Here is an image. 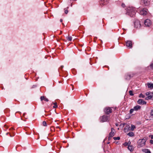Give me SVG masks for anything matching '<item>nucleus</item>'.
Wrapping results in <instances>:
<instances>
[{
	"instance_id": "2",
	"label": "nucleus",
	"mask_w": 153,
	"mask_h": 153,
	"mask_svg": "<svg viewBox=\"0 0 153 153\" xmlns=\"http://www.w3.org/2000/svg\"><path fill=\"white\" fill-rule=\"evenodd\" d=\"M146 139H143L139 140L138 142V146L139 147L144 146L146 143Z\"/></svg>"
},
{
	"instance_id": "31",
	"label": "nucleus",
	"mask_w": 153,
	"mask_h": 153,
	"mask_svg": "<svg viewBox=\"0 0 153 153\" xmlns=\"http://www.w3.org/2000/svg\"><path fill=\"white\" fill-rule=\"evenodd\" d=\"M121 6L123 7H125V4L123 3H122V4Z\"/></svg>"
},
{
	"instance_id": "20",
	"label": "nucleus",
	"mask_w": 153,
	"mask_h": 153,
	"mask_svg": "<svg viewBox=\"0 0 153 153\" xmlns=\"http://www.w3.org/2000/svg\"><path fill=\"white\" fill-rule=\"evenodd\" d=\"M66 38L69 41H71L72 40V37L71 36H68L66 37Z\"/></svg>"
},
{
	"instance_id": "41",
	"label": "nucleus",
	"mask_w": 153,
	"mask_h": 153,
	"mask_svg": "<svg viewBox=\"0 0 153 153\" xmlns=\"http://www.w3.org/2000/svg\"><path fill=\"white\" fill-rule=\"evenodd\" d=\"M56 128H59V126L57 127Z\"/></svg>"
},
{
	"instance_id": "39",
	"label": "nucleus",
	"mask_w": 153,
	"mask_h": 153,
	"mask_svg": "<svg viewBox=\"0 0 153 153\" xmlns=\"http://www.w3.org/2000/svg\"><path fill=\"white\" fill-rule=\"evenodd\" d=\"M60 67L61 68V69H62V68H63V66H61V67Z\"/></svg>"
},
{
	"instance_id": "17",
	"label": "nucleus",
	"mask_w": 153,
	"mask_h": 153,
	"mask_svg": "<svg viewBox=\"0 0 153 153\" xmlns=\"http://www.w3.org/2000/svg\"><path fill=\"white\" fill-rule=\"evenodd\" d=\"M148 86L149 88H153V84H152L148 83Z\"/></svg>"
},
{
	"instance_id": "34",
	"label": "nucleus",
	"mask_w": 153,
	"mask_h": 153,
	"mask_svg": "<svg viewBox=\"0 0 153 153\" xmlns=\"http://www.w3.org/2000/svg\"><path fill=\"white\" fill-rule=\"evenodd\" d=\"M150 142L151 144H153V140H150Z\"/></svg>"
},
{
	"instance_id": "15",
	"label": "nucleus",
	"mask_w": 153,
	"mask_h": 153,
	"mask_svg": "<svg viewBox=\"0 0 153 153\" xmlns=\"http://www.w3.org/2000/svg\"><path fill=\"white\" fill-rule=\"evenodd\" d=\"M142 151L145 153H151L150 150L147 149H143Z\"/></svg>"
},
{
	"instance_id": "30",
	"label": "nucleus",
	"mask_w": 153,
	"mask_h": 153,
	"mask_svg": "<svg viewBox=\"0 0 153 153\" xmlns=\"http://www.w3.org/2000/svg\"><path fill=\"white\" fill-rule=\"evenodd\" d=\"M151 115L152 116H153V110L151 111Z\"/></svg>"
},
{
	"instance_id": "42",
	"label": "nucleus",
	"mask_w": 153,
	"mask_h": 153,
	"mask_svg": "<svg viewBox=\"0 0 153 153\" xmlns=\"http://www.w3.org/2000/svg\"><path fill=\"white\" fill-rule=\"evenodd\" d=\"M62 33V31H61V32H60V34H61Z\"/></svg>"
},
{
	"instance_id": "36",
	"label": "nucleus",
	"mask_w": 153,
	"mask_h": 153,
	"mask_svg": "<svg viewBox=\"0 0 153 153\" xmlns=\"http://www.w3.org/2000/svg\"><path fill=\"white\" fill-rule=\"evenodd\" d=\"M44 100L45 101L47 102H48V100L46 98H45Z\"/></svg>"
},
{
	"instance_id": "32",
	"label": "nucleus",
	"mask_w": 153,
	"mask_h": 153,
	"mask_svg": "<svg viewBox=\"0 0 153 153\" xmlns=\"http://www.w3.org/2000/svg\"><path fill=\"white\" fill-rule=\"evenodd\" d=\"M127 143H128V146L129 145H131V143L130 141H129Z\"/></svg>"
},
{
	"instance_id": "25",
	"label": "nucleus",
	"mask_w": 153,
	"mask_h": 153,
	"mask_svg": "<svg viewBox=\"0 0 153 153\" xmlns=\"http://www.w3.org/2000/svg\"><path fill=\"white\" fill-rule=\"evenodd\" d=\"M42 124L44 126H47V123L45 121H43L42 123Z\"/></svg>"
},
{
	"instance_id": "45",
	"label": "nucleus",
	"mask_w": 153,
	"mask_h": 153,
	"mask_svg": "<svg viewBox=\"0 0 153 153\" xmlns=\"http://www.w3.org/2000/svg\"><path fill=\"white\" fill-rule=\"evenodd\" d=\"M8 133H7V134H8Z\"/></svg>"
},
{
	"instance_id": "8",
	"label": "nucleus",
	"mask_w": 153,
	"mask_h": 153,
	"mask_svg": "<svg viewBox=\"0 0 153 153\" xmlns=\"http://www.w3.org/2000/svg\"><path fill=\"white\" fill-rule=\"evenodd\" d=\"M104 111L105 113L108 114L112 112V109L109 107H107L105 108Z\"/></svg>"
},
{
	"instance_id": "12",
	"label": "nucleus",
	"mask_w": 153,
	"mask_h": 153,
	"mask_svg": "<svg viewBox=\"0 0 153 153\" xmlns=\"http://www.w3.org/2000/svg\"><path fill=\"white\" fill-rule=\"evenodd\" d=\"M141 107L140 106L137 105L134 107V109L135 111H137L140 109Z\"/></svg>"
},
{
	"instance_id": "9",
	"label": "nucleus",
	"mask_w": 153,
	"mask_h": 153,
	"mask_svg": "<svg viewBox=\"0 0 153 153\" xmlns=\"http://www.w3.org/2000/svg\"><path fill=\"white\" fill-rule=\"evenodd\" d=\"M115 133V130L113 128H111V131L109 133V137L108 138H110V137H111L114 136Z\"/></svg>"
},
{
	"instance_id": "21",
	"label": "nucleus",
	"mask_w": 153,
	"mask_h": 153,
	"mask_svg": "<svg viewBox=\"0 0 153 153\" xmlns=\"http://www.w3.org/2000/svg\"><path fill=\"white\" fill-rule=\"evenodd\" d=\"M120 137H113V139L114 140H119L120 139Z\"/></svg>"
},
{
	"instance_id": "1",
	"label": "nucleus",
	"mask_w": 153,
	"mask_h": 153,
	"mask_svg": "<svg viewBox=\"0 0 153 153\" xmlns=\"http://www.w3.org/2000/svg\"><path fill=\"white\" fill-rule=\"evenodd\" d=\"M126 13L131 17H133L135 14V8L133 7L129 8V9H128Z\"/></svg>"
},
{
	"instance_id": "7",
	"label": "nucleus",
	"mask_w": 153,
	"mask_h": 153,
	"mask_svg": "<svg viewBox=\"0 0 153 153\" xmlns=\"http://www.w3.org/2000/svg\"><path fill=\"white\" fill-rule=\"evenodd\" d=\"M152 92H147L146 93V95L148 96L146 98V99L148 100L151 99L152 97V96L151 95Z\"/></svg>"
},
{
	"instance_id": "18",
	"label": "nucleus",
	"mask_w": 153,
	"mask_h": 153,
	"mask_svg": "<svg viewBox=\"0 0 153 153\" xmlns=\"http://www.w3.org/2000/svg\"><path fill=\"white\" fill-rule=\"evenodd\" d=\"M136 128L135 126L133 125H131V131H133L134 129Z\"/></svg>"
},
{
	"instance_id": "24",
	"label": "nucleus",
	"mask_w": 153,
	"mask_h": 153,
	"mask_svg": "<svg viewBox=\"0 0 153 153\" xmlns=\"http://www.w3.org/2000/svg\"><path fill=\"white\" fill-rule=\"evenodd\" d=\"M134 110V108L131 109L130 110V113L132 114Z\"/></svg>"
},
{
	"instance_id": "28",
	"label": "nucleus",
	"mask_w": 153,
	"mask_h": 153,
	"mask_svg": "<svg viewBox=\"0 0 153 153\" xmlns=\"http://www.w3.org/2000/svg\"><path fill=\"white\" fill-rule=\"evenodd\" d=\"M146 102L144 101L143 100L142 101V104H141L144 105L146 104Z\"/></svg>"
},
{
	"instance_id": "43",
	"label": "nucleus",
	"mask_w": 153,
	"mask_h": 153,
	"mask_svg": "<svg viewBox=\"0 0 153 153\" xmlns=\"http://www.w3.org/2000/svg\"><path fill=\"white\" fill-rule=\"evenodd\" d=\"M25 113H24V114H23V115H24H24H25Z\"/></svg>"
},
{
	"instance_id": "29",
	"label": "nucleus",
	"mask_w": 153,
	"mask_h": 153,
	"mask_svg": "<svg viewBox=\"0 0 153 153\" xmlns=\"http://www.w3.org/2000/svg\"><path fill=\"white\" fill-rule=\"evenodd\" d=\"M123 145L125 146H128L127 142H125L123 144Z\"/></svg>"
},
{
	"instance_id": "22",
	"label": "nucleus",
	"mask_w": 153,
	"mask_h": 153,
	"mask_svg": "<svg viewBox=\"0 0 153 153\" xmlns=\"http://www.w3.org/2000/svg\"><path fill=\"white\" fill-rule=\"evenodd\" d=\"M139 97L144 98L145 97V96L143 95V94L142 93H140L139 96Z\"/></svg>"
},
{
	"instance_id": "27",
	"label": "nucleus",
	"mask_w": 153,
	"mask_h": 153,
	"mask_svg": "<svg viewBox=\"0 0 153 153\" xmlns=\"http://www.w3.org/2000/svg\"><path fill=\"white\" fill-rule=\"evenodd\" d=\"M45 98V97L44 96H41L40 97V99L41 101H42L43 100H44Z\"/></svg>"
},
{
	"instance_id": "23",
	"label": "nucleus",
	"mask_w": 153,
	"mask_h": 153,
	"mask_svg": "<svg viewBox=\"0 0 153 153\" xmlns=\"http://www.w3.org/2000/svg\"><path fill=\"white\" fill-rule=\"evenodd\" d=\"M54 105L53 106V108H55L57 107V103L55 102L53 103Z\"/></svg>"
},
{
	"instance_id": "11",
	"label": "nucleus",
	"mask_w": 153,
	"mask_h": 153,
	"mask_svg": "<svg viewBox=\"0 0 153 153\" xmlns=\"http://www.w3.org/2000/svg\"><path fill=\"white\" fill-rule=\"evenodd\" d=\"M147 13V10L146 9H143L140 12V14L141 15H145Z\"/></svg>"
},
{
	"instance_id": "10",
	"label": "nucleus",
	"mask_w": 153,
	"mask_h": 153,
	"mask_svg": "<svg viewBox=\"0 0 153 153\" xmlns=\"http://www.w3.org/2000/svg\"><path fill=\"white\" fill-rule=\"evenodd\" d=\"M126 46L129 48L132 47V42L131 41H127L126 42Z\"/></svg>"
},
{
	"instance_id": "16",
	"label": "nucleus",
	"mask_w": 153,
	"mask_h": 153,
	"mask_svg": "<svg viewBox=\"0 0 153 153\" xmlns=\"http://www.w3.org/2000/svg\"><path fill=\"white\" fill-rule=\"evenodd\" d=\"M127 135L130 137H133L134 136V134L133 132H130L128 133Z\"/></svg>"
},
{
	"instance_id": "6",
	"label": "nucleus",
	"mask_w": 153,
	"mask_h": 153,
	"mask_svg": "<svg viewBox=\"0 0 153 153\" xmlns=\"http://www.w3.org/2000/svg\"><path fill=\"white\" fill-rule=\"evenodd\" d=\"M144 24L147 27H149L151 25V21L148 19L144 21Z\"/></svg>"
},
{
	"instance_id": "33",
	"label": "nucleus",
	"mask_w": 153,
	"mask_h": 153,
	"mask_svg": "<svg viewBox=\"0 0 153 153\" xmlns=\"http://www.w3.org/2000/svg\"><path fill=\"white\" fill-rule=\"evenodd\" d=\"M68 10H65V14H67L68 13Z\"/></svg>"
},
{
	"instance_id": "44",
	"label": "nucleus",
	"mask_w": 153,
	"mask_h": 153,
	"mask_svg": "<svg viewBox=\"0 0 153 153\" xmlns=\"http://www.w3.org/2000/svg\"><path fill=\"white\" fill-rule=\"evenodd\" d=\"M152 94H153V92H152Z\"/></svg>"
},
{
	"instance_id": "5",
	"label": "nucleus",
	"mask_w": 153,
	"mask_h": 153,
	"mask_svg": "<svg viewBox=\"0 0 153 153\" xmlns=\"http://www.w3.org/2000/svg\"><path fill=\"white\" fill-rule=\"evenodd\" d=\"M135 27L137 28H139L141 26L140 22L138 20H136L134 22Z\"/></svg>"
},
{
	"instance_id": "13",
	"label": "nucleus",
	"mask_w": 153,
	"mask_h": 153,
	"mask_svg": "<svg viewBox=\"0 0 153 153\" xmlns=\"http://www.w3.org/2000/svg\"><path fill=\"white\" fill-rule=\"evenodd\" d=\"M128 149L131 152H132L134 150L133 146L131 145H129L128 147Z\"/></svg>"
},
{
	"instance_id": "4",
	"label": "nucleus",
	"mask_w": 153,
	"mask_h": 153,
	"mask_svg": "<svg viewBox=\"0 0 153 153\" xmlns=\"http://www.w3.org/2000/svg\"><path fill=\"white\" fill-rule=\"evenodd\" d=\"M109 118V117L108 116L104 115L100 118V119L102 122H105L107 121Z\"/></svg>"
},
{
	"instance_id": "26",
	"label": "nucleus",
	"mask_w": 153,
	"mask_h": 153,
	"mask_svg": "<svg viewBox=\"0 0 153 153\" xmlns=\"http://www.w3.org/2000/svg\"><path fill=\"white\" fill-rule=\"evenodd\" d=\"M129 92V94L130 95L132 96L133 95V92L132 91H130Z\"/></svg>"
},
{
	"instance_id": "40",
	"label": "nucleus",
	"mask_w": 153,
	"mask_h": 153,
	"mask_svg": "<svg viewBox=\"0 0 153 153\" xmlns=\"http://www.w3.org/2000/svg\"><path fill=\"white\" fill-rule=\"evenodd\" d=\"M118 124H116V126H118Z\"/></svg>"
},
{
	"instance_id": "38",
	"label": "nucleus",
	"mask_w": 153,
	"mask_h": 153,
	"mask_svg": "<svg viewBox=\"0 0 153 153\" xmlns=\"http://www.w3.org/2000/svg\"><path fill=\"white\" fill-rule=\"evenodd\" d=\"M60 22H62V19H60Z\"/></svg>"
},
{
	"instance_id": "14",
	"label": "nucleus",
	"mask_w": 153,
	"mask_h": 153,
	"mask_svg": "<svg viewBox=\"0 0 153 153\" xmlns=\"http://www.w3.org/2000/svg\"><path fill=\"white\" fill-rule=\"evenodd\" d=\"M130 128V126L129 125H127L125 126V128H124V131L126 132L128 131V130H129V129Z\"/></svg>"
},
{
	"instance_id": "19",
	"label": "nucleus",
	"mask_w": 153,
	"mask_h": 153,
	"mask_svg": "<svg viewBox=\"0 0 153 153\" xmlns=\"http://www.w3.org/2000/svg\"><path fill=\"white\" fill-rule=\"evenodd\" d=\"M143 100L142 99H139L137 101V102L139 104H142Z\"/></svg>"
},
{
	"instance_id": "37",
	"label": "nucleus",
	"mask_w": 153,
	"mask_h": 153,
	"mask_svg": "<svg viewBox=\"0 0 153 153\" xmlns=\"http://www.w3.org/2000/svg\"><path fill=\"white\" fill-rule=\"evenodd\" d=\"M150 67L152 68H153V64L150 65Z\"/></svg>"
},
{
	"instance_id": "3",
	"label": "nucleus",
	"mask_w": 153,
	"mask_h": 153,
	"mask_svg": "<svg viewBox=\"0 0 153 153\" xmlns=\"http://www.w3.org/2000/svg\"><path fill=\"white\" fill-rule=\"evenodd\" d=\"M150 0H142L141 3L144 6H148L150 4Z\"/></svg>"
},
{
	"instance_id": "35",
	"label": "nucleus",
	"mask_w": 153,
	"mask_h": 153,
	"mask_svg": "<svg viewBox=\"0 0 153 153\" xmlns=\"http://www.w3.org/2000/svg\"><path fill=\"white\" fill-rule=\"evenodd\" d=\"M149 137H151V139H153V135H150L149 136Z\"/></svg>"
}]
</instances>
